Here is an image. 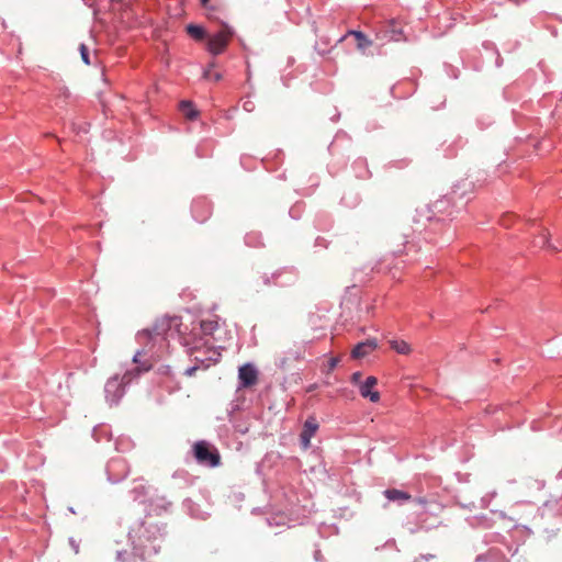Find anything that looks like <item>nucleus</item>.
<instances>
[{
    "mask_svg": "<svg viewBox=\"0 0 562 562\" xmlns=\"http://www.w3.org/2000/svg\"><path fill=\"white\" fill-rule=\"evenodd\" d=\"M233 36V32L228 26H224L220 32L209 38L207 48L213 55L224 52Z\"/></svg>",
    "mask_w": 562,
    "mask_h": 562,
    "instance_id": "nucleus-3",
    "label": "nucleus"
},
{
    "mask_svg": "<svg viewBox=\"0 0 562 562\" xmlns=\"http://www.w3.org/2000/svg\"><path fill=\"white\" fill-rule=\"evenodd\" d=\"M361 379V373L360 372H355L352 375H351V381L353 383H358Z\"/></svg>",
    "mask_w": 562,
    "mask_h": 562,
    "instance_id": "nucleus-21",
    "label": "nucleus"
},
{
    "mask_svg": "<svg viewBox=\"0 0 562 562\" xmlns=\"http://www.w3.org/2000/svg\"><path fill=\"white\" fill-rule=\"evenodd\" d=\"M105 393L110 402L116 403L124 393V383L119 376L109 379L105 383Z\"/></svg>",
    "mask_w": 562,
    "mask_h": 562,
    "instance_id": "nucleus-4",
    "label": "nucleus"
},
{
    "mask_svg": "<svg viewBox=\"0 0 562 562\" xmlns=\"http://www.w3.org/2000/svg\"><path fill=\"white\" fill-rule=\"evenodd\" d=\"M391 348L401 355H408L411 352L409 345L404 340H391Z\"/></svg>",
    "mask_w": 562,
    "mask_h": 562,
    "instance_id": "nucleus-14",
    "label": "nucleus"
},
{
    "mask_svg": "<svg viewBox=\"0 0 562 562\" xmlns=\"http://www.w3.org/2000/svg\"><path fill=\"white\" fill-rule=\"evenodd\" d=\"M179 110L183 114V116L190 121H193L198 117V111L194 109L193 104L190 101H181L179 104Z\"/></svg>",
    "mask_w": 562,
    "mask_h": 562,
    "instance_id": "nucleus-11",
    "label": "nucleus"
},
{
    "mask_svg": "<svg viewBox=\"0 0 562 562\" xmlns=\"http://www.w3.org/2000/svg\"><path fill=\"white\" fill-rule=\"evenodd\" d=\"M256 105H255V102L251 101V100H246L244 101L243 103V109L246 111V112H252L255 110Z\"/></svg>",
    "mask_w": 562,
    "mask_h": 562,
    "instance_id": "nucleus-17",
    "label": "nucleus"
},
{
    "mask_svg": "<svg viewBox=\"0 0 562 562\" xmlns=\"http://www.w3.org/2000/svg\"><path fill=\"white\" fill-rule=\"evenodd\" d=\"M198 369H199V367H191V368H188V369L184 371V374H186L187 376H193Z\"/></svg>",
    "mask_w": 562,
    "mask_h": 562,
    "instance_id": "nucleus-19",
    "label": "nucleus"
},
{
    "mask_svg": "<svg viewBox=\"0 0 562 562\" xmlns=\"http://www.w3.org/2000/svg\"><path fill=\"white\" fill-rule=\"evenodd\" d=\"M178 317L161 318L153 328H146L137 333V341L142 348L136 351L133 362L137 364L138 371L147 372L157 363L167 347L165 333L172 325L178 326Z\"/></svg>",
    "mask_w": 562,
    "mask_h": 562,
    "instance_id": "nucleus-1",
    "label": "nucleus"
},
{
    "mask_svg": "<svg viewBox=\"0 0 562 562\" xmlns=\"http://www.w3.org/2000/svg\"><path fill=\"white\" fill-rule=\"evenodd\" d=\"M238 378L241 386L250 387L257 383L258 372L254 366L246 363L239 368Z\"/></svg>",
    "mask_w": 562,
    "mask_h": 562,
    "instance_id": "nucleus-5",
    "label": "nucleus"
},
{
    "mask_svg": "<svg viewBox=\"0 0 562 562\" xmlns=\"http://www.w3.org/2000/svg\"><path fill=\"white\" fill-rule=\"evenodd\" d=\"M200 3L204 9H209L210 0H200Z\"/></svg>",
    "mask_w": 562,
    "mask_h": 562,
    "instance_id": "nucleus-23",
    "label": "nucleus"
},
{
    "mask_svg": "<svg viewBox=\"0 0 562 562\" xmlns=\"http://www.w3.org/2000/svg\"><path fill=\"white\" fill-rule=\"evenodd\" d=\"M221 7L220 4H210L209 3V9H206L209 12H215V11H218L221 10Z\"/></svg>",
    "mask_w": 562,
    "mask_h": 562,
    "instance_id": "nucleus-20",
    "label": "nucleus"
},
{
    "mask_svg": "<svg viewBox=\"0 0 562 562\" xmlns=\"http://www.w3.org/2000/svg\"><path fill=\"white\" fill-rule=\"evenodd\" d=\"M203 77L207 80L214 81H220L222 79V75L220 72H212L210 68L204 71Z\"/></svg>",
    "mask_w": 562,
    "mask_h": 562,
    "instance_id": "nucleus-15",
    "label": "nucleus"
},
{
    "mask_svg": "<svg viewBox=\"0 0 562 562\" xmlns=\"http://www.w3.org/2000/svg\"><path fill=\"white\" fill-rule=\"evenodd\" d=\"M187 32L195 41H203L205 38V31L202 26L189 24L187 26Z\"/></svg>",
    "mask_w": 562,
    "mask_h": 562,
    "instance_id": "nucleus-13",
    "label": "nucleus"
},
{
    "mask_svg": "<svg viewBox=\"0 0 562 562\" xmlns=\"http://www.w3.org/2000/svg\"><path fill=\"white\" fill-rule=\"evenodd\" d=\"M194 457L201 464H205L212 468L221 464V456L216 448L211 446L206 441H198L193 446Z\"/></svg>",
    "mask_w": 562,
    "mask_h": 562,
    "instance_id": "nucleus-2",
    "label": "nucleus"
},
{
    "mask_svg": "<svg viewBox=\"0 0 562 562\" xmlns=\"http://www.w3.org/2000/svg\"><path fill=\"white\" fill-rule=\"evenodd\" d=\"M79 49H80V55H81V59L83 60V63L86 65H90L89 53H88L87 46L85 44H81Z\"/></svg>",
    "mask_w": 562,
    "mask_h": 562,
    "instance_id": "nucleus-16",
    "label": "nucleus"
},
{
    "mask_svg": "<svg viewBox=\"0 0 562 562\" xmlns=\"http://www.w3.org/2000/svg\"><path fill=\"white\" fill-rule=\"evenodd\" d=\"M384 495L389 501H393V502H396V501L406 502L412 498V496L408 493L401 491V490H396V488L386 490L384 492Z\"/></svg>",
    "mask_w": 562,
    "mask_h": 562,
    "instance_id": "nucleus-10",
    "label": "nucleus"
},
{
    "mask_svg": "<svg viewBox=\"0 0 562 562\" xmlns=\"http://www.w3.org/2000/svg\"><path fill=\"white\" fill-rule=\"evenodd\" d=\"M378 384L375 376H368L366 381L360 385L359 391L362 397L369 398L371 402L376 403L380 400V394L372 389Z\"/></svg>",
    "mask_w": 562,
    "mask_h": 562,
    "instance_id": "nucleus-7",
    "label": "nucleus"
},
{
    "mask_svg": "<svg viewBox=\"0 0 562 562\" xmlns=\"http://www.w3.org/2000/svg\"><path fill=\"white\" fill-rule=\"evenodd\" d=\"M340 359L338 357H333L328 361V371H331L336 368Z\"/></svg>",
    "mask_w": 562,
    "mask_h": 562,
    "instance_id": "nucleus-18",
    "label": "nucleus"
},
{
    "mask_svg": "<svg viewBox=\"0 0 562 562\" xmlns=\"http://www.w3.org/2000/svg\"><path fill=\"white\" fill-rule=\"evenodd\" d=\"M318 429V423L314 417H308L303 426L300 439L304 449H307L311 445V439Z\"/></svg>",
    "mask_w": 562,
    "mask_h": 562,
    "instance_id": "nucleus-6",
    "label": "nucleus"
},
{
    "mask_svg": "<svg viewBox=\"0 0 562 562\" xmlns=\"http://www.w3.org/2000/svg\"><path fill=\"white\" fill-rule=\"evenodd\" d=\"M415 502H416L418 505H420V506H426V505H427V503H428V502H427V499H426V498H424V497H418V498H416V499H415Z\"/></svg>",
    "mask_w": 562,
    "mask_h": 562,
    "instance_id": "nucleus-22",
    "label": "nucleus"
},
{
    "mask_svg": "<svg viewBox=\"0 0 562 562\" xmlns=\"http://www.w3.org/2000/svg\"><path fill=\"white\" fill-rule=\"evenodd\" d=\"M376 341L374 339H368L366 341L359 342L352 349L351 356L355 359H360L369 353H371L376 348Z\"/></svg>",
    "mask_w": 562,
    "mask_h": 562,
    "instance_id": "nucleus-8",
    "label": "nucleus"
},
{
    "mask_svg": "<svg viewBox=\"0 0 562 562\" xmlns=\"http://www.w3.org/2000/svg\"><path fill=\"white\" fill-rule=\"evenodd\" d=\"M347 36H353L357 42V48L364 53V50L372 46V41L361 31L350 30L348 33L342 36L339 42H342Z\"/></svg>",
    "mask_w": 562,
    "mask_h": 562,
    "instance_id": "nucleus-9",
    "label": "nucleus"
},
{
    "mask_svg": "<svg viewBox=\"0 0 562 562\" xmlns=\"http://www.w3.org/2000/svg\"><path fill=\"white\" fill-rule=\"evenodd\" d=\"M218 327L216 319H203L200 322V329L203 335H212Z\"/></svg>",
    "mask_w": 562,
    "mask_h": 562,
    "instance_id": "nucleus-12",
    "label": "nucleus"
}]
</instances>
